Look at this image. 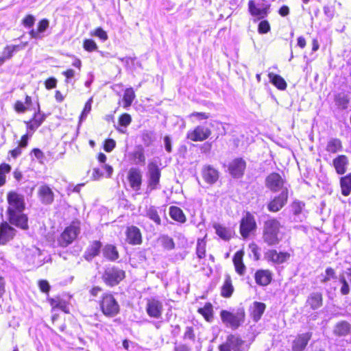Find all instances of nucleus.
<instances>
[{
    "label": "nucleus",
    "mask_w": 351,
    "mask_h": 351,
    "mask_svg": "<svg viewBox=\"0 0 351 351\" xmlns=\"http://www.w3.org/2000/svg\"><path fill=\"white\" fill-rule=\"evenodd\" d=\"M280 221L276 217H269L263 222L262 240L267 246L278 245L282 241Z\"/></svg>",
    "instance_id": "1"
},
{
    "label": "nucleus",
    "mask_w": 351,
    "mask_h": 351,
    "mask_svg": "<svg viewBox=\"0 0 351 351\" xmlns=\"http://www.w3.org/2000/svg\"><path fill=\"white\" fill-rule=\"evenodd\" d=\"M81 232V222L78 219H73L56 239L58 246L66 247L72 244L79 237Z\"/></svg>",
    "instance_id": "2"
},
{
    "label": "nucleus",
    "mask_w": 351,
    "mask_h": 351,
    "mask_svg": "<svg viewBox=\"0 0 351 351\" xmlns=\"http://www.w3.org/2000/svg\"><path fill=\"white\" fill-rule=\"evenodd\" d=\"M99 310L107 317H113L120 312V306L114 295L109 291L103 293L97 300Z\"/></svg>",
    "instance_id": "3"
},
{
    "label": "nucleus",
    "mask_w": 351,
    "mask_h": 351,
    "mask_svg": "<svg viewBox=\"0 0 351 351\" xmlns=\"http://www.w3.org/2000/svg\"><path fill=\"white\" fill-rule=\"evenodd\" d=\"M219 351H247L248 346L243 337L238 333H229L226 341L218 346Z\"/></svg>",
    "instance_id": "4"
},
{
    "label": "nucleus",
    "mask_w": 351,
    "mask_h": 351,
    "mask_svg": "<svg viewBox=\"0 0 351 351\" xmlns=\"http://www.w3.org/2000/svg\"><path fill=\"white\" fill-rule=\"evenodd\" d=\"M219 315L221 322L233 330L239 328L245 320V311L243 307L239 308L235 313L221 310Z\"/></svg>",
    "instance_id": "5"
},
{
    "label": "nucleus",
    "mask_w": 351,
    "mask_h": 351,
    "mask_svg": "<svg viewBox=\"0 0 351 351\" xmlns=\"http://www.w3.org/2000/svg\"><path fill=\"white\" fill-rule=\"evenodd\" d=\"M257 223L254 214L250 211L244 212L239 221V234L243 239L246 240L255 234Z\"/></svg>",
    "instance_id": "6"
},
{
    "label": "nucleus",
    "mask_w": 351,
    "mask_h": 351,
    "mask_svg": "<svg viewBox=\"0 0 351 351\" xmlns=\"http://www.w3.org/2000/svg\"><path fill=\"white\" fill-rule=\"evenodd\" d=\"M125 278V271L115 266L106 269L101 276L103 282L110 287L118 285Z\"/></svg>",
    "instance_id": "7"
},
{
    "label": "nucleus",
    "mask_w": 351,
    "mask_h": 351,
    "mask_svg": "<svg viewBox=\"0 0 351 351\" xmlns=\"http://www.w3.org/2000/svg\"><path fill=\"white\" fill-rule=\"evenodd\" d=\"M161 169L156 162H149L147 165V190L152 192L160 186Z\"/></svg>",
    "instance_id": "8"
},
{
    "label": "nucleus",
    "mask_w": 351,
    "mask_h": 351,
    "mask_svg": "<svg viewBox=\"0 0 351 351\" xmlns=\"http://www.w3.org/2000/svg\"><path fill=\"white\" fill-rule=\"evenodd\" d=\"M7 202L6 214L17 211H24L25 209L23 195L14 191H10L7 193Z\"/></svg>",
    "instance_id": "9"
},
{
    "label": "nucleus",
    "mask_w": 351,
    "mask_h": 351,
    "mask_svg": "<svg viewBox=\"0 0 351 351\" xmlns=\"http://www.w3.org/2000/svg\"><path fill=\"white\" fill-rule=\"evenodd\" d=\"M289 199V191L285 188L280 194L275 195L267 204V209L270 213L280 211L287 204Z\"/></svg>",
    "instance_id": "10"
},
{
    "label": "nucleus",
    "mask_w": 351,
    "mask_h": 351,
    "mask_svg": "<svg viewBox=\"0 0 351 351\" xmlns=\"http://www.w3.org/2000/svg\"><path fill=\"white\" fill-rule=\"evenodd\" d=\"M212 134V130L203 125H196L186 133V138L193 142H202L208 139Z\"/></svg>",
    "instance_id": "11"
},
{
    "label": "nucleus",
    "mask_w": 351,
    "mask_h": 351,
    "mask_svg": "<svg viewBox=\"0 0 351 351\" xmlns=\"http://www.w3.org/2000/svg\"><path fill=\"white\" fill-rule=\"evenodd\" d=\"M285 180L277 172L269 173L265 180V186L273 193L282 191L285 188Z\"/></svg>",
    "instance_id": "12"
},
{
    "label": "nucleus",
    "mask_w": 351,
    "mask_h": 351,
    "mask_svg": "<svg viewBox=\"0 0 351 351\" xmlns=\"http://www.w3.org/2000/svg\"><path fill=\"white\" fill-rule=\"evenodd\" d=\"M145 311L149 317L160 319L163 313L162 302L155 297L147 298L146 300Z\"/></svg>",
    "instance_id": "13"
},
{
    "label": "nucleus",
    "mask_w": 351,
    "mask_h": 351,
    "mask_svg": "<svg viewBox=\"0 0 351 351\" xmlns=\"http://www.w3.org/2000/svg\"><path fill=\"white\" fill-rule=\"evenodd\" d=\"M246 167V161L243 158H235L228 163V171L233 178H241L245 173Z\"/></svg>",
    "instance_id": "14"
},
{
    "label": "nucleus",
    "mask_w": 351,
    "mask_h": 351,
    "mask_svg": "<svg viewBox=\"0 0 351 351\" xmlns=\"http://www.w3.org/2000/svg\"><path fill=\"white\" fill-rule=\"evenodd\" d=\"M125 241L130 245H140L143 243V234L140 228L134 225L128 226L125 230Z\"/></svg>",
    "instance_id": "15"
},
{
    "label": "nucleus",
    "mask_w": 351,
    "mask_h": 351,
    "mask_svg": "<svg viewBox=\"0 0 351 351\" xmlns=\"http://www.w3.org/2000/svg\"><path fill=\"white\" fill-rule=\"evenodd\" d=\"M47 119V114L42 112L40 107L34 112L32 117L24 121L26 126V131L34 133L36 130L42 125Z\"/></svg>",
    "instance_id": "16"
},
{
    "label": "nucleus",
    "mask_w": 351,
    "mask_h": 351,
    "mask_svg": "<svg viewBox=\"0 0 351 351\" xmlns=\"http://www.w3.org/2000/svg\"><path fill=\"white\" fill-rule=\"evenodd\" d=\"M8 222L10 225H13L23 230H27L29 228L28 217L23 211H17L10 213H7Z\"/></svg>",
    "instance_id": "17"
},
{
    "label": "nucleus",
    "mask_w": 351,
    "mask_h": 351,
    "mask_svg": "<svg viewBox=\"0 0 351 351\" xmlns=\"http://www.w3.org/2000/svg\"><path fill=\"white\" fill-rule=\"evenodd\" d=\"M127 180L133 191H138L143 184L141 170L138 167H131L128 171Z\"/></svg>",
    "instance_id": "18"
},
{
    "label": "nucleus",
    "mask_w": 351,
    "mask_h": 351,
    "mask_svg": "<svg viewBox=\"0 0 351 351\" xmlns=\"http://www.w3.org/2000/svg\"><path fill=\"white\" fill-rule=\"evenodd\" d=\"M291 258V254L285 251H278L276 249H270L265 253V258L267 261L274 265H281L288 261Z\"/></svg>",
    "instance_id": "19"
},
{
    "label": "nucleus",
    "mask_w": 351,
    "mask_h": 351,
    "mask_svg": "<svg viewBox=\"0 0 351 351\" xmlns=\"http://www.w3.org/2000/svg\"><path fill=\"white\" fill-rule=\"evenodd\" d=\"M16 230L8 221L0 223V245H5L13 240L16 234Z\"/></svg>",
    "instance_id": "20"
},
{
    "label": "nucleus",
    "mask_w": 351,
    "mask_h": 351,
    "mask_svg": "<svg viewBox=\"0 0 351 351\" xmlns=\"http://www.w3.org/2000/svg\"><path fill=\"white\" fill-rule=\"evenodd\" d=\"M37 196L44 205L51 204L55 199V193L51 187L46 183H43L38 189Z\"/></svg>",
    "instance_id": "21"
},
{
    "label": "nucleus",
    "mask_w": 351,
    "mask_h": 351,
    "mask_svg": "<svg viewBox=\"0 0 351 351\" xmlns=\"http://www.w3.org/2000/svg\"><path fill=\"white\" fill-rule=\"evenodd\" d=\"M274 274L269 269H258L254 275L255 282L260 287H267L273 281Z\"/></svg>",
    "instance_id": "22"
},
{
    "label": "nucleus",
    "mask_w": 351,
    "mask_h": 351,
    "mask_svg": "<svg viewBox=\"0 0 351 351\" xmlns=\"http://www.w3.org/2000/svg\"><path fill=\"white\" fill-rule=\"evenodd\" d=\"M313 333L311 332L297 335L292 342V351H304L311 339Z\"/></svg>",
    "instance_id": "23"
},
{
    "label": "nucleus",
    "mask_w": 351,
    "mask_h": 351,
    "mask_svg": "<svg viewBox=\"0 0 351 351\" xmlns=\"http://www.w3.org/2000/svg\"><path fill=\"white\" fill-rule=\"evenodd\" d=\"M202 176L206 183L212 185L218 181L219 172L213 166L206 165L202 169Z\"/></svg>",
    "instance_id": "24"
},
{
    "label": "nucleus",
    "mask_w": 351,
    "mask_h": 351,
    "mask_svg": "<svg viewBox=\"0 0 351 351\" xmlns=\"http://www.w3.org/2000/svg\"><path fill=\"white\" fill-rule=\"evenodd\" d=\"M102 247V243L99 240H94L89 243L86 247L83 257L87 261H91L94 258L99 256Z\"/></svg>",
    "instance_id": "25"
},
{
    "label": "nucleus",
    "mask_w": 351,
    "mask_h": 351,
    "mask_svg": "<svg viewBox=\"0 0 351 351\" xmlns=\"http://www.w3.org/2000/svg\"><path fill=\"white\" fill-rule=\"evenodd\" d=\"M47 302L49 304L51 311L56 309L61 310L65 313H69V302L58 295L53 298H47Z\"/></svg>",
    "instance_id": "26"
},
{
    "label": "nucleus",
    "mask_w": 351,
    "mask_h": 351,
    "mask_svg": "<svg viewBox=\"0 0 351 351\" xmlns=\"http://www.w3.org/2000/svg\"><path fill=\"white\" fill-rule=\"evenodd\" d=\"M324 298L321 292H313L307 297L305 306L312 311H316L323 306Z\"/></svg>",
    "instance_id": "27"
},
{
    "label": "nucleus",
    "mask_w": 351,
    "mask_h": 351,
    "mask_svg": "<svg viewBox=\"0 0 351 351\" xmlns=\"http://www.w3.org/2000/svg\"><path fill=\"white\" fill-rule=\"evenodd\" d=\"M245 252L243 250H240L236 252L232 257V263L236 273L242 276L245 274L246 266L243 262V257Z\"/></svg>",
    "instance_id": "28"
},
{
    "label": "nucleus",
    "mask_w": 351,
    "mask_h": 351,
    "mask_svg": "<svg viewBox=\"0 0 351 351\" xmlns=\"http://www.w3.org/2000/svg\"><path fill=\"white\" fill-rule=\"evenodd\" d=\"M234 292L232 277L226 274L224 277V281L220 288V295L223 298H230Z\"/></svg>",
    "instance_id": "29"
},
{
    "label": "nucleus",
    "mask_w": 351,
    "mask_h": 351,
    "mask_svg": "<svg viewBox=\"0 0 351 351\" xmlns=\"http://www.w3.org/2000/svg\"><path fill=\"white\" fill-rule=\"evenodd\" d=\"M348 164V158L343 154L338 155L332 160V165L339 175H343L346 172Z\"/></svg>",
    "instance_id": "30"
},
{
    "label": "nucleus",
    "mask_w": 351,
    "mask_h": 351,
    "mask_svg": "<svg viewBox=\"0 0 351 351\" xmlns=\"http://www.w3.org/2000/svg\"><path fill=\"white\" fill-rule=\"evenodd\" d=\"M266 309V304L261 302H254L250 308V315L255 322H258Z\"/></svg>",
    "instance_id": "31"
},
{
    "label": "nucleus",
    "mask_w": 351,
    "mask_h": 351,
    "mask_svg": "<svg viewBox=\"0 0 351 351\" xmlns=\"http://www.w3.org/2000/svg\"><path fill=\"white\" fill-rule=\"evenodd\" d=\"M248 9L250 13L254 16H256L258 19H263L267 16L268 14V10L269 9V5H266L263 6L262 8H258L254 1L250 0L248 2Z\"/></svg>",
    "instance_id": "32"
},
{
    "label": "nucleus",
    "mask_w": 351,
    "mask_h": 351,
    "mask_svg": "<svg viewBox=\"0 0 351 351\" xmlns=\"http://www.w3.org/2000/svg\"><path fill=\"white\" fill-rule=\"evenodd\" d=\"M332 332L337 337L347 336L351 333V324L346 320L338 322L334 326Z\"/></svg>",
    "instance_id": "33"
},
{
    "label": "nucleus",
    "mask_w": 351,
    "mask_h": 351,
    "mask_svg": "<svg viewBox=\"0 0 351 351\" xmlns=\"http://www.w3.org/2000/svg\"><path fill=\"white\" fill-rule=\"evenodd\" d=\"M213 228L217 235L223 241H228L233 237L234 231L223 225L215 223Z\"/></svg>",
    "instance_id": "34"
},
{
    "label": "nucleus",
    "mask_w": 351,
    "mask_h": 351,
    "mask_svg": "<svg viewBox=\"0 0 351 351\" xmlns=\"http://www.w3.org/2000/svg\"><path fill=\"white\" fill-rule=\"evenodd\" d=\"M104 257L109 261L114 262L119 259V252L113 244H106L102 249Z\"/></svg>",
    "instance_id": "35"
},
{
    "label": "nucleus",
    "mask_w": 351,
    "mask_h": 351,
    "mask_svg": "<svg viewBox=\"0 0 351 351\" xmlns=\"http://www.w3.org/2000/svg\"><path fill=\"white\" fill-rule=\"evenodd\" d=\"M170 217L175 221L180 223H184L186 221V217L183 210L178 206H171L169 209Z\"/></svg>",
    "instance_id": "36"
},
{
    "label": "nucleus",
    "mask_w": 351,
    "mask_h": 351,
    "mask_svg": "<svg viewBox=\"0 0 351 351\" xmlns=\"http://www.w3.org/2000/svg\"><path fill=\"white\" fill-rule=\"evenodd\" d=\"M341 193L347 197L351 193V172L339 178Z\"/></svg>",
    "instance_id": "37"
},
{
    "label": "nucleus",
    "mask_w": 351,
    "mask_h": 351,
    "mask_svg": "<svg viewBox=\"0 0 351 351\" xmlns=\"http://www.w3.org/2000/svg\"><path fill=\"white\" fill-rule=\"evenodd\" d=\"M197 313L200 314L207 322H211L214 318L213 306L211 302H206L203 307L197 309Z\"/></svg>",
    "instance_id": "38"
},
{
    "label": "nucleus",
    "mask_w": 351,
    "mask_h": 351,
    "mask_svg": "<svg viewBox=\"0 0 351 351\" xmlns=\"http://www.w3.org/2000/svg\"><path fill=\"white\" fill-rule=\"evenodd\" d=\"M207 234L197 239L195 254L199 260L204 259L206 256Z\"/></svg>",
    "instance_id": "39"
},
{
    "label": "nucleus",
    "mask_w": 351,
    "mask_h": 351,
    "mask_svg": "<svg viewBox=\"0 0 351 351\" xmlns=\"http://www.w3.org/2000/svg\"><path fill=\"white\" fill-rule=\"evenodd\" d=\"M343 145L339 138H330L326 143V151L329 154H336L342 151Z\"/></svg>",
    "instance_id": "40"
},
{
    "label": "nucleus",
    "mask_w": 351,
    "mask_h": 351,
    "mask_svg": "<svg viewBox=\"0 0 351 351\" xmlns=\"http://www.w3.org/2000/svg\"><path fill=\"white\" fill-rule=\"evenodd\" d=\"M337 278V272L332 267H327L325 269L324 274L320 276V282L322 284H327L332 280Z\"/></svg>",
    "instance_id": "41"
},
{
    "label": "nucleus",
    "mask_w": 351,
    "mask_h": 351,
    "mask_svg": "<svg viewBox=\"0 0 351 351\" xmlns=\"http://www.w3.org/2000/svg\"><path fill=\"white\" fill-rule=\"evenodd\" d=\"M158 241L160 243L162 247L166 250H172L176 247L173 239L167 234L160 235L158 237Z\"/></svg>",
    "instance_id": "42"
},
{
    "label": "nucleus",
    "mask_w": 351,
    "mask_h": 351,
    "mask_svg": "<svg viewBox=\"0 0 351 351\" xmlns=\"http://www.w3.org/2000/svg\"><path fill=\"white\" fill-rule=\"evenodd\" d=\"M131 156L135 164H144L145 162L144 149L141 145L137 146L136 149L131 154Z\"/></svg>",
    "instance_id": "43"
},
{
    "label": "nucleus",
    "mask_w": 351,
    "mask_h": 351,
    "mask_svg": "<svg viewBox=\"0 0 351 351\" xmlns=\"http://www.w3.org/2000/svg\"><path fill=\"white\" fill-rule=\"evenodd\" d=\"M12 170L10 165L6 162L0 163V187L4 186L7 180V174Z\"/></svg>",
    "instance_id": "44"
},
{
    "label": "nucleus",
    "mask_w": 351,
    "mask_h": 351,
    "mask_svg": "<svg viewBox=\"0 0 351 351\" xmlns=\"http://www.w3.org/2000/svg\"><path fill=\"white\" fill-rule=\"evenodd\" d=\"M135 97L133 89H125L122 98L123 107L124 108H129L132 105Z\"/></svg>",
    "instance_id": "45"
},
{
    "label": "nucleus",
    "mask_w": 351,
    "mask_h": 351,
    "mask_svg": "<svg viewBox=\"0 0 351 351\" xmlns=\"http://www.w3.org/2000/svg\"><path fill=\"white\" fill-rule=\"evenodd\" d=\"M305 206V202L298 199H295L290 204L291 212L293 215H299L303 212Z\"/></svg>",
    "instance_id": "46"
},
{
    "label": "nucleus",
    "mask_w": 351,
    "mask_h": 351,
    "mask_svg": "<svg viewBox=\"0 0 351 351\" xmlns=\"http://www.w3.org/2000/svg\"><path fill=\"white\" fill-rule=\"evenodd\" d=\"M268 77L271 83L276 86V88H285L287 86L285 80L280 75H276L273 73H269Z\"/></svg>",
    "instance_id": "47"
},
{
    "label": "nucleus",
    "mask_w": 351,
    "mask_h": 351,
    "mask_svg": "<svg viewBox=\"0 0 351 351\" xmlns=\"http://www.w3.org/2000/svg\"><path fill=\"white\" fill-rule=\"evenodd\" d=\"M147 216L156 225L161 224V219L155 206H149L146 213Z\"/></svg>",
    "instance_id": "48"
},
{
    "label": "nucleus",
    "mask_w": 351,
    "mask_h": 351,
    "mask_svg": "<svg viewBox=\"0 0 351 351\" xmlns=\"http://www.w3.org/2000/svg\"><path fill=\"white\" fill-rule=\"evenodd\" d=\"M339 282L341 284V287L340 289L341 293L343 295H348L350 292V287L348 280H346L343 274L339 275Z\"/></svg>",
    "instance_id": "49"
},
{
    "label": "nucleus",
    "mask_w": 351,
    "mask_h": 351,
    "mask_svg": "<svg viewBox=\"0 0 351 351\" xmlns=\"http://www.w3.org/2000/svg\"><path fill=\"white\" fill-rule=\"evenodd\" d=\"M119 124L125 128L128 127L132 123V117L130 114L124 112L120 114L118 119Z\"/></svg>",
    "instance_id": "50"
},
{
    "label": "nucleus",
    "mask_w": 351,
    "mask_h": 351,
    "mask_svg": "<svg viewBox=\"0 0 351 351\" xmlns=\"http://www.w3.org/2000/svg\"><path fill=\"white\" fill-rule=\"evenodd\" d=\"M335 102L338 106L342 109H346L348 108L349 99L346 96L339 94L335 97Z\"/></svg>",
    "instance_id": "51"
},
{
    "label": "nucleus",
    "mask_w": 351,
    "mask_h": 351,
    "mask_svg": "<svg viewBox=\"0 0 351 351\" xmlns=\"http://www.w3.org/2000/svg\"><path fill=\"white\" fill-rule=\"evenodd\" d=\"M93 97H90L85 103L84 108L80 116V121L84 119L88 114L90 112L92 108Z\"/></svg>",
    "instance_id": "52"
},
{
    "label": "nucleus",
    "mask_w": 351,
    "mask_h": 351,
    "mask_svg": "<svg viewBox=\"0 0 351 351\" xmlns=\"http://www.w3.org/2000/svg\"><path fill=\"white\" fill-rule=\"evenodd\" d=\"M141 140L145 146H150L154 141L152 132L147 130L144 131L141 134Z\"/></svg>",
    "instance_id": "53"
},
{
    "label": "nucleus",
    "mask_w": 351,
    "mask_h": 351,
    "mask_svg": "<svg viewBox=\"0 0 351 351\" xmlns=\"http://www.w3.org/2000/svg\"><path fill=\"white\" fill-rule=\"evenodd\" d=\"M84 49L89 52L96 51L97 45L96 43L92 39H85L83 43Z\"/></svg>",
    "instance_id": "54"
},
{
    "label": "nucleus",
    "mask_w": 351,
    "mask_h": 351,
    "mask_svg": "<svg viewBox=\"0 0 351 351\" xmlns=\"http://www.w3.org/2000/svg\"><path fill=\"white\" fill-rule=\"evenodd\" d=\"M38 286L41 292L47 295L49 294L51 289V286L47 280L42 279L38 280Z\"/></svg>",
    "instance_id": "55"
},
{
    "label": "nucleus",
    "mask_w": 351,
    "mask_h": 351,
    "mask_svg": "<svg viewBox=\"0 0 351 351\" xmlns=\"http://www.w3.org/2000/svg\"><path fill=\"white\" fill-rule=\"evenodd\" d=\"M90 35L97 36L103 41H106L108 38L107 33L101 27H97L93 32H91Z\"/></svg>",
    "instance_id": "56"
},
{
    "label": "nucleus",
    "mask_w": 351,
    "mask_h": 351,
    "mask_svg": "<svg viewBox=\"0 0 351 351\" xmlns=\"http://www.w3.org/2000/svg\"><path fill=\"white\" fill-rule=\"evenodd\" d=\"M34 133H30L29 132H26L25 134L21 136L20 141L18 143V146L21 148H25L28 145L29 138L31 137Z\"/></svg>",
    "instance_id": "57"
},
{
    "label": "nucleus",
    "mask_w": 351,
    "mask_h": 351,
    "mask_svg": "<svg viewBox=\"0 0 351 351\" xmlns=\"http://www.w3.org/2000/svg\"><path fill=\"white\" fill-rule=\"evenodd\" d=\"M116 146V142L112 138H107L104 142V149L106 152H112Z\"/></svg>",
    "instance_id": "58"
},
{
    "label": "nucleus",
    "mask_w": 351,
    "mask_h": 351,
    "mask_svg": "<svg viewBox=\"0 0 351 351\" xmlns=\"http://www.w3.org/2000/svg\"><path fill=\"white\" fill-rule=\"evenodd\" d=\"M270 30V25L267 21H262L258 24V32L259 34H266Z\"/></svg>",
    "instance_id": "59"
},
{
    "label": "nucleus",
    "mask_w": 351,
    "mask_h": 351,
    "mask_svg": "<svg viewBox=\"0 0 351 351\" xmlns=\"http://www.w3.org/2000/svg\"><path fill=\"white\" fill-rule=\"evenodd\" d=\"M184 339L195 341V335L192 326H187L184 334Z\"/></svg>",
    "instance_id": "60"
},
{
    "label": "nucleus",
    "mask_w": 351,
    "mask_h": 351,
    "mask_svg": "<svg viewBox=\"0 0 351 351\" xmlns=\"http://www.w3.org/2000/svg\"><path fill=\"white\" fill-rule=\"evenodd\" d=\"M31 154H32L36 159L39 160L40 163H43V160L45 158V154L40 149L34 148L32 149Z\"/></svg>",
    "instance_id": "61"
},
{
    "label": "nucleus",
    "mask_w": 351,
    "mask_h": 351,
    "mask_svg": "<svg viewBox=\"0 0 351 351\" xmlns=\"http://www.w3.org/2000/svg\"><path fill=\"white\" fill-rule=\"evenodd\" d=\"M14 110L18 113H24L27 110V106L21 101H16L14 105Z\"/></svg>",
    "instance_id": "62"
},
{
    "label": "nucleus",
    "mask_w": 351,
    "mask_h": 351,
    "mask_svg": "<svg viewBox=\"0 0 351 351\" xmlns=\"http://www.w3.org/2000/svg\"><path fill=\"white\" fill-rule=\"evenodd\" d=\"M189 117L191 118L195 117L197 120L200 121L204 119H208L210 117V115L206 112H193L191 113Z\"/></svg>",
    "instance_id": "63"
},
{
    "label": "nucleus",
    "mask_w": 351,
    "mask_h": 351,
    "mask_svg": "<svg viewBox=\"0 0 351 351\" xmlns=\"http://www.w3.org/2000/svg\"><path fill=\"white\" fill-rule=\"evenodd\" d=\"M35 22V18L32 14L27 15L23 20V24L25 27H30L33 26Z\"/></svg>",
    "instance_id": "64"
}]
</instances>
